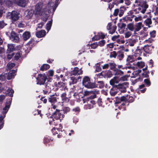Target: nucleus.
Returning a JSON list of instances; mask_svg holds the SVG:
<instances>
[{"label":"nucleus","mask_w":158,"mask_h":158,"mask_svg":"<svg viewBox=\"0 0 158 158\" xmlns=\"http://www.w3.org/2000/svg\"><path fill=\"white\" fill-rule=\"evenodd\" d=\"M31 36L30 33L28 31H26L22 35V37L24 40H27L30 38Z\"/></svg>","instance_id":"nucleus-24"},{"label":"nucleus","mask_w":158,"mask_h":158,"mask_svg":"<svg viewBox=\"0 0 158 158\" xmlns=\"http://www.w3.org/2000/svg\"><path fill=\"white\" fill-rule=\"evenodd\" d=\"M48 101L51 103H55L56 102V98L54 95L50 96L48 98Z\"/></svg>","instance_id":"nucleus-30"},{"label":"nucleus","mask_w":158,"mask_h":158,"mask_svg":"<svg viewBox=\"0 0 158 158\" xmlns=\"http://www.w3.org/2000/svg\"><path fill=\"white\" fill-rule=\"evenodd\" d=\"M16 71L15 70H12L10 71L7 75V79L8 80H10L11 78H14L15 76L16 75Z\"/></svg>","instance_id":"nucleus-20"},{"label":"nucleus","mask_w":158,"mask_h":158,"mask_svg":"<svg viewBox=\"0 0 158 158\" xmlns=\"http://www.w3.org/2000/svg\"><path fill=\"white\" fill-rule=\"evenodd\" d=\"M144 82L146 85V86H149L151 85V81L148 78L145 79Z\"/></svg>","instance_id":"nucleus-44"},{"label":"nucleus","mask_w":158,"mask_h":158,"mask_svg":"<svg viewBox=\"0 0 158 158\" xmlns=\"http://www.w3.org/2000/svg\"><path fill=\"white\" fill-rule=\"evenodd\" d=\"M119 83L118 78L114 77L110 81V85L113 86L114 88L118 89L121 93H124L127 91L126 89L128 87L129 83L128 82H124L122 84H119L118 85H115V83Z\"/></svg>","instance_id":"nucleus-2"},{"label":"nucleus","mask_w":158,"mask_h":158,"mask_svg":"<svg viewBox=\"0 0 158 158\" xmlns=\"http://www.w3.org/2000/svg\"><path fill=\"white\" fill-rule=\"evenodd\" d=\"M10 39L12 41L17 42L19 40L18 35L14 31H12L10 34Z\"/></svg>","instance_id":"nucleus-16"},{"label":"nucleus","mask_w":158,"mask_h":158,"mask_svg":"<svg viewBox=\"0 0 158 158\" xmlns=\"http://www.w3.org/2000/svg\"><path fill=\"white\" fill-rule=\"evenodd\" d=\"M14 93V91L13 89L10 88H9L7 91L6 94L10 96L11 97L13 96V94Z\"/></svg>","instance_id":"nucleus-38"},{"label":"nucleus","mask_w":158,"mask_h":158,"mask_svg":"<svg viewBox=\"0 0 158 158\" xmlns=\"http://www.w3.org/2000/svg\"><path fill=\"white\" fill-rule=\"evenodd\" d=\"M127 61L128 62V63H132L134 61V57L132 56H128L127 59Z\"/></svg>","instance_id":"nucleus-45"},{"label":"nucleus","mask_w":158,"mask_h":158,"mask_svg":"<svg viewBox=\"0 0 158 158\" xmlns=\"http://www.w3.org/2000/svg\"><path fill=\"white\" fill-rule=\"evenodd\" d=\"M117 58L119 60H121L124 57V53L122 51H118L117 52Z\"/></svg>","instance_id":"nucleus-29"},{"label":"nucleus","mask_w":158,"mask_h":158,"mask_svg":"<svg viewBox=\"0 0 158 158\" xmlns=\"http://www.w3.org/2000/svg\"><path fill=\"white\" fill-rule=\"evenodd\" d=\"M127 77L126 75H124L123 76H121L119 79V81H124L127 80Z\"/></svg>","instance_id":"nucleus-48"},{"label":"nucleus","mask_w":158,"mask_h":158,"mask_svg":"<svg viewBox=\"0 0 158 158\" xmlns=\"http://www.w3.org/2000/svg\"><path fill=\"white\" fill-rule=\"evenodd\" d=\"M143 51L146 53H143V55L146 56V54H149L151 53L152 48L151 46L148 45L144 46L142 48Z\"/></svg>","instance_id":"nucleus-14"},{"label":"nucleus","mask_w":158,"mask_h":158,"mask_svg":"<svg viewBox=\"0 0 158 158\" xmlns=\"http://www.w3.org/2000/svg\"><path fill=\"white\" fill-rule=\"evenodd\" d=\"M81 77L80 76H79L78 77H70V86L71 87V89H72L73 90V91H71L70 92V94H71V95L72 94H73V96H76L77 95V93H76V92H74L75 90L76 89L75 86L73 85V87H72L71 85H73L76 84L77 82V80H78L79 79H81Z\"/></svg>","instance_id":"nucleus-5"},{"label":"nucleus","mask_w":158,"mask_h":158,"mask_svg":"<svg viewBox=\"0 0 158 158\" xmlns=\"http://www.w3.org/2000/svg\"><path fill=\"white\" fill-rule=\"evenodd\" d=\"M50 68V66L48 64H44L40 68V70L42 71L46 70Z\"/></svg>","instance_id":"nucleus-37"},{"label":"nucleus","mask_w":158,"mask_h":158,"mask_svg":"<svg viewBox=\"0 0 158 158\" xmlns=\"http://www.w3.org/2000/svg\"><path fill=\"white\" fill-rule=\"evenodd\" d=\"M34 13V11L32 10L26 11V19H29L32 17Z\"/></svg>","instance_id":"nucleus-22"},{"label":"nucleus","mask_w":158,"mask_h":158,"mask_svg":"<svg viewBox=\"0 0 158 158\" xmlns=\"http://www.w3.org/2000/svg\"><path fill=\"white\" fill-rule=\"evenodd\" d=\"M104 78H110L113 76V72L110 69L108 70L104 71Z\"/></svg>","instance_id":"nucleus-19"},{"label":"nucleus","mask_w":158,"mask_h":158,"mask_svg":"<svg viewBox=\"0 0 158 158\" xmlns=\"http://www.w3.org/2000/svg\"><path fill=\"white\" fill-rule=\"evenodd\" d=\"M144 23L146 26H149L152 24V21L151 18H148L144 22Z\"/></svg>","instance_id":"nucleus-39"},{"label":"nucleus","mask_w":158,"mask_h":158,"mask_svg":"<svg viewBox=\"0 0 158 158\" xmlns=\"http://www.w3.org/2000/svg\"><path fill=\"white\" fill-rule=\"evenodd\" d=\"M135 3L138 6V8L133 10L135 14L141 13L144 14L149 7L147 2L146 0H136Z\"/></svg>","instance_id":"nucleus-3"},{"label":"nucleus","mask_w":158,"mask_h":158,"mask_svg":"<svg viewBox=\"0 0 158 158\" xmlns=\"http://www.w3.org/2000/svg\"><path fill=\"white\" fill-rule=\"evenodd\" d=\"M123 75H124V72L118 68L114 70L113 72V75H114L115 77L117 78H119L121 76H123Z\"/></svg>","instance_id":"nucleus-17"},{"label":"nucleus","mask_w":158,"mask_h":158,"mask_svg":"<svg viewBox=\"0 0 158 158\" xmlns=\"http://www.w3.org/2000/svg\"><path fill=\"white\" fill-rule=\"evenodd\" d=\"M99 35L100 39H103L105 38L106 36L107 35V34H105L102 32H98Z\"/></svg>","instance_id":"nucleus-47"},{"label":"nucleus","mask_w":158,"mask_h":158,"mask_svg":"<svg viewBox=\"0 0 158 158\" xmlns=\"http://www.w3.org/2000/svg\"><path fill=\"white\" fill-rule=\"evenodd\" d=\"M126 10V8L124 6H121L119 8H117L114 10L113 15L117 16L118 15L120 17L122 16L124 14L125 11Z\"/></svg>","instance_id":"nucleus-7"},{"label":"nucleus","mask_w":158,"mask_h":158,"mask_svg":"<svg viewBox=\"0 0 158 158\" xmlns=\"http://www.w3.org/2000/svg\"><path fill=\"white\" fill-rule=\"evenodd\" d=\"M62 127L60 126L59 129L58 128L54 127L52 130V132L53 135H56V134H58L59 132L61 130Z\"/></svg>","instance_id":"nucleus-28"},{"label":"nucleus","mask_w":158,"mask_h":158,"mask_svg":"<svg viewBox=\"0 0 158 158\" xmlns=\"http://www.w3.org/2000/svg\"><path fill=\"white\" fill-rule=\"evenodd\" d=\"M13 2L18 5L22 7H24L27 3L26 0H13Z\"/></svg>","instance_id":"nucleus-15"},{"label":"nucleus","mask_w":158,"mask_h":158,"mask_svg":"<svg viewBox=\"0 0 158 158\" xmlns=\"http://www.w3.org/2000/svg\"><path fill=\"white\" fill-rule=\"evenodd\" d=\"M127 103L126 102H123L121 105L119 106L118 108L119 110H126V105Z\"/></svg>","instance_id":"nucleus-35"},{"label":"nucleus","mask_w":158,"mask_h":158,"mask_svg":"<svg viewBox=\"0 0 158 158\" xmlns=\"http://www.w3.org/2000/svg\"><path fill=\"white\" fill-rule=\"evenodd\" d=\"M54 4L52 2L48 3L47 6L43 5L41 3L36 5L35 10L34 11L35 15H42L44 18H43V20L46 21L47 20L48 15L50 13L51 7H53Z\"/></svg>","instance_id":"nucleus-1"},{"label":"nucleus","mask_w":158,"mask_h":158,"mask_svg":"<svg viewBox=\"0 0 158 158\" xmlns=\"http://www.w3.org/2000/svg\"><path fill=\"white\" fill-rule=\"evenodd\" d=\"M106 43V41L104 40H102L101 41H100L98 44V46H99L100 47H102Z\"/></svg>","instance_id":"nucleus-49"},{"label":"nucleus","mask_w":158,"mask_h":158,"mask_svg":"<svg viewBox=\"0 0 158 158\" xmlns=\"http://www.w3.org/2000/svg\"><path fill=\"white\" fill-rule=\"evenodd\" d=\"M54 71L53 70H50L48 72V75L50 76H52L54 75Z\"/></svg>","instance_id":"nucleus-62"},{"label":"nucleus","mask_w":158,"mask_h":158,"mask_svg":"<svg viewBox=\"0 0 158 158\" xmlns=\"http://www.w3.org/2000/svg\"><path fill=\"white\" fill-rule=\"evenodd\" d=\"M142 24V23L139 22L136 25V28L135 29V32H137L139 31L141 29V26Z\"/></svg>","instance_id":"nucleus-36"},{"label":"nucleus","mask_w":158,"mask_h":158,"mask_svg":"<svg viewBox=\"0 0 158 158\" xmlns=\"http://www.w3.org/2000/svg\"><path fill=\"white\" fill-rule=\"evenodd\" d=\"M149 72L148 70L144 72L143 73L141 74L139 79H140V81H142L143 80V78H148L149 77Z\"/></svg>","instance_id":"nucleus-21"},{"label":"nucleus","mask_w":158,"mask_h":158,"mask_svg":"<svg viewBox=\"0 0 158 158\" xmlns=\"http://www.w3.org/2000/svg\"><path fill=\"white\" fill-rule=\"evenodd\" d=\"M115 98V102L114 103L115 104H117L120 103H121V101H120V97H116Z\"/></svg>","instance_id":"nucleus-57"},{"label":"nucleus","mask_w":158,"mask_h":158,"mask_svg":"<svg viewBox=\"0 0 158 158\" xmlns=\"http://www.w3.org/2000/svg\"><path fill=\"white\" fill-rule=\"evenodd\" d=\"M21 57L20 52H19L15 54V59L16 60H18Z\"/></svg>","instance_id":"nucleus-58"},{"label":"nucleus","mask_w":158,"mask_h":158,"mask_svg":"<svg viewBox=\"0 0 158 158\" xmlns=\"http://www.w3.org/2000/svg\"><path fill=\"white\" fill-rule=\"evenodd\" d=\"M118 89H115V88L113 87L112 88L110 92L111 96H114L117 93V90Z\"/></svg>","instance_id":"nucleus-33"},{"label":"nucleus","mask_w":158,"mask_h":158,"mask_svg":"<svg viewBox=\"0 0 158 158\" xmlns=\"http://www.w3.org/2000/svg\"><path fill=\"white\" fill-rule=\"evenodd\" d=\"M105 85L104 83L102 81H99L97 82V84L96 85V87H99L100 88H102Z\"/></svg>","instance_id":"nucleus-32"},{"label":"nucleus","mask_w":158,"mask_h":158,"mask_svg":"<svg viewBox=\"0 0 158 158\" xmlns=\"http://www.w3.org/2000/svg\"><path fill=\"white\" fill-rule=\"evenodd\" d=\"M118 25L120 29H124L126 26V24L124 23L118 24Z\"/></svg>","instance_id":"nucleus-56"},{"label":"nucleus","mask_w":158,"mask_h":158,"mask_svg":"<svg viewBox=\"0 0 158 158\" xmlns=\"http://www.w3.org/2000/svg\"><path fill=\"white\" fill-rule=\"evenodd\" d=\"M80 111V109L79 107H77L73 108L71 110V112H75L76 114L78 113Z\"/></svg>","instance_id":"nucleus-41"},{"label":"nucleus","mask_w":158,"mask_h":158,"mask_svg":"<svg viewBox=\"0 0 158 158\" xmlns=\"http://www.w3.org/2000/svg\"><path fill=\"white\" fill-rule=\"evenodd\" d=\"M133 11L131 10L128 13V15L123 18L122 19L124 22L127 23L130 22H131L135 15L133 14Z\"/></svg>","instance_id":"nucleus-9"},{"label":"nucleus","mask_w":158,"mask_h":158,"mask_svg":"<svg viewBox=\"0 0 158 158\" xmlns=\"http://www.w3.org/2000/svg\"><path fill=\"white\" fill-rule=\"evenodd\" d=\"M7 46V53H10L14 51L20 50L22 48V46L20 45L15 46V44H8Z\"/></svg>","instance_id":"nucleus-6"},{"label":"nucleus","mask_w":158,"mask_h":158,"mask_svg":"<svg viewBox=\"0 0 158 158\" xmlns=\"http://www.w3.org/2000/svg\"><path fill=\"white\" fill-rule=\"evenodd\" d=\"M12 101V98H10L8 100L6 103V105L4 107L3 109V110L2 112V114L6 115V114L8 112L10 106Z\"/></svg>","instance_id":"nucleus-12"},{"label":"nucleus","mask_w":158,"mask_h":158,"mask_svg":"<svg viewBox=\"0 0 158 158\" xmlns=\"http://www.w3.org/2000/svg\"><path fill=\"white\" fill-rule=\"evenodd\" d=\"M14 55V54L13 53H11V54L9 53V54H7V58L8 59L10 60L11 59V58Z\"/></svg>","instance_id":"nucleus-63"},{"label":"nucleus","mask_w":158,"mask_h":158,"mask_svg":"<svg viewBox=\"0 0 158 158\" xmlns=\"http://www.w3.org/2000/svg\"><path fill=\"white\" fill-rule=\"evenodd\" d=\"M101 62H99L97 63V65L96 67V69H95V71H97V72H100L102 70V69L100 67V64L101 63Z\"/></svg>","instance_id":"nucleus-43"},{"label":"nucleus","mask_w":158,"mask_h":158,"mask_svg":"<svg viewBox=\"0 0 158 158\" xmlns=\"http://www.w3.org/2000/svg\"><path fill=\"white\" fill-rule=\"evenodd\" d=\"M46 79V76L45 74H39L37 78V84L40 85L44 84L45 82Z\"/></svg>","instance_id":"nucleus-8"},{"label":"nucleus","mask_w":158,"mask_h":158,"mask_svg":"<svg viewBox=\"0 0 158 158\" xmlns=\"http://www.w3.org/2000/svg\"><path fill=\"white\" fill-rule=\"evenodd\" d=\"M100 39L99 33H98L97 35H95L94 37L92 38V41L97 40H99Z\"/></svg>","instance_id":"nucleus-51"},{"label":"nucleus","mask_w":158,"mask_h":158,"mask_svg":"<svg viewBox=\"0 0 158 158\" xmlns=\"http://www.w3.org/2000/svg\"><path fill=\"white\" fill-rule=\"evenodd\" d=\"M156 31L155 30H153L152 31L150 32V36L152 38H154L156 36Z\"/></svg>","instance_id":"nucleus-59"},{"label":"nucleus","mask_w":158,"mask_h":158,"mask_svg":"<svg viewBox=\"0 0 158 158\" xmlns=\"http://www.w3.org/2000/svg\"><path fill=\"white\" fill-rule=\"evenodd\" d=\"M109 64L110 67V69L113 72H114V70L117 69V68H116L117 65L114 61L113 62H109Z\"/></svg>","instance_id":"nucleus-25"},{"label":"nucleus","mask_w":158,"mask_h":158,"mask_svg":"<svg viewBox=\"0 0 158 158\" xmlns=\"http://www.w3.org/2000/svg\"><path fill=\"white\" fill-rule=\"evenodd\" d=\"M116 26H113L112 28H111V29L110 31H109V33L110 34H112L114 33L116 30Z\"/></svg>","instance_id":"nucleus-53"},{"label":"nucleus","mask_w":158,"mask_h":158,"mask_svg":"<svg viewBox=\"0 0 158 158\" xmlns=\"http://www.w3.org/2000/svg\"><path fill=\"white\" fill-rule=\"evenodd\" d=\"M90 46L91 47V48L92 49H95L98 46V43L97 42H95L90 44Z\"/></svg>","instance_id":"nucleus-54"},{"label":"nucleus","mask_w":158,"mask_h":158,"mask_svg":"<svg viewBox=\"0 0 158 158\" xmlns=\"http://www.w3.org/2000/svg\"><path fill=\"white\" fill-rule=\"evenodd\" d=\"M54 84L57 89L60 88V89H64L66 87L65 84L63 82H55Z\"/></svg>","instance_id":"nucleus-18"},{"label":"nucleus","mask_w":158,"mask_h":158,"mask_svg":"<svg viewBox=\"0 0 158 158\" xmlns=\"http://www.w3.org/2000/svg\"><path fill=\"white\" fill-rule=\"evenodd\" d=\"M114 1V4L117 6L119 4L123 2L124 0H113Z\"/></svg>","instance_id":"nucleus-55"},{"label":"nucleus","mask_w":158,"mask_h":158,"mask_svg":"<svg viewBox=\"0 0 158 158\" xmlns=\"http://www.w3.org/2000/svg\"><path fill=\"white\" fill-rule=\"evenodd\" d=\"M96 97V95H92L89 97L88 96L87 97L86 99H83L84 103H85V101L87 102V103H88V102H89V100H93V99L94 98Z\"/></svg>","instance_id":"nucleus-31"},{"label":"nucleus","mask_w":158,"mask_h":158,"mask_svg":"<svg viewBox=\"0 0 158 158\" xmlns=\"http://www.w3.org/2000/svg\"><path fill=\"white\" fill-rule=\"evenodd\" d=\"M62 111L56 109V111L52 114V117L56 119L61 120V118H62L63 117V115L62 113Z\"/></svg>","instance_id":"nucleus-11"},{"label":"nucleus","mask_w":158,"mask_h":158,"mask_svg":"<svg viewBox=\"0 0 158 158\" xmlns=\"http://www.w3.org/2000/svg\"><path fill=\"white\" fill-rule=\"evenodd\" d=\"M109 63L104 64L102 67L103 69H107L109 68Z\"/></svg>","instance_id":"nucleus-64"},{"label":"nucleus","mask_w":158,"mask_h":158,"mask_svg":"<svg viewBox=\"0 0 158 158\" xmlns=\"http://www.w3.org/2000/svg\"><path fill=\"white\" fill-rule=\"evenodd\" d=\"M83 73V71L80 69H79L77 67H75L73 70L71 71V75L72 76L76 75H80L82 74Z\"/></svg>","instance_id":"nucleus-13"},{"label":"nucleus","mask_w":158,"mask_h":158,"mask_svg":"<svg viewBox=\"0 0 158 158\" xmlns=\"http://www.w3.org/2000/svg\"><path fill=\"white\" fill-rule=\"evenodd\" d=\"M117 56V53H116V51H114L111 52L110 57V58H115Z\"/></svg>","instance_id":"nucleus-42"},{"label":"nucleus","mask_w":158,"mask_h":158,"mask_svg":"<svg viewBox=\"0 0 158 158\" xmlns=\"http://www.w3.org/2000/svg\"><path fill=\"white\" fill-rule=\"evenodd\" d=\"M15 65L14 63H8L7 65V68L8 69H11L12 68L14 67Z\"/></svg>","instance_id":"nucleus-46"},{"label":"nucleus","mask_w":158,"mask_h":158,"mask_svg":"<svg viewBox=\"0 0 158 158\" xmlns=\"http://www.w3.org/2000/svg\"><path fill=\"white\" fill-rule=\"evenodd\" d=\"M143 51V50L142 48H140L139 47H138L136 50L135 52V54L136 55L135 56L137 55H141Z\"/></svg>","instance_id":"nucleus-27"},{"label":"nucleus","mask_w":158,"mask_h":158,"mask_svg":"<svg viewBox=\"0 0 158 158\" xmlns=\"http://www.w3.org/2000/svg\"><path fill=\"white\" fill-rule=\"evenodd\" d=\"M10 15V18L13 21L18 20L19 18V13L15 11H13L11 13L9 12L8 15Z\"/></svg>","instance_id":"nucleus-10"},{"label":"nucleus","mask_w":158,"mask_h":158,"mask_svg":"<svg viewBox=\"0 0 158 158\" xmlns=\"http://www.w3.org/2000/svg\"><path fill=\"white\" fill-rule=\"evenodd\" d=\"M127 28L131 31H132L134 29V24L133 23H130L127 25Z\"/></svg>","instance_id":"nucleus-40"},{"label":"nucleus","mask_w":158,"mask_h":158,"mask_svg":"<svg viewBox=\"0 0 158 158\" xmlns=\"http://www.w3.org/2000/svg\"><path fill=\"white\" fill-rule=\"evenodd\" d=\"M131 32L129 31H127L125 34V38H129L130 36H131Z\"/></svg>","instance_id":"nucleus-61"},{"label":"nucleus","mask_w":158,"mask_h":158,"mask_svg":"<svg viewBox=\"0 0 158 158\" xmlns=\"http://www.w3.org/2000/svg\"><path fill=\"white\" fill-rule=\"evenodd\" d=\"M82 84L85 87L89 89L96 88V85L95 83L91 82L90 78L88 76H84L83 79Z\"/></svg>","instance_id":"nucleus-4"},{"label":"nucleus","mask_w":158,"mask_h":158,"mask_svg":"<svg viewBox=\"0 0 158 158\" xmlns=\"http://www.w3.org/2000/svg\"><path fill=\"white\" fill-rule=\"evenodd\" d=\"M66 94L65 93H63L61 95V97L62 100L63 101V103H68L69 101V99L68 98L66 97Z\"/></svg>","instance_id":"nucleus-26"},{"label":"nucleus","mask_w":158,"mask_h":158,"mask_svg":"<svg viewBox=\"0 0 158 158\" xmlns=\"http://www.w3.org/2000/svg\"><path fill=\"white\" fill-rule=\"evenodd\" d=\"M46 35V31L44 30H41L36 32V36L38 38L44 37Z\"/></svg>","instance_id":"nucleus-23"},{"label":"nucleus","mask_w":158,"mask_h":158,"mask_svg":"<svg viewBox=\"0 0 158 158\" xmlns=\"http://www.w3.org/2000/svg\"><path fill=\"white\" fill-rule=\"evenodd\" d=\"M114 5H115V4H114V1H113V2L112 3H110L109 4H108V8L110 10H111L112 8L114 7Z\"/></svg>","instance_id":"nucleus-60"},{"label":"nucleus","mask_w":158,"mask_h":158,"mask_svg":"<svg viewBox=\"0 0 158 158\" xmlns=\"http://www.w3.org/2000/svg\"><path fill=\"white\" fill-rule=\"evenodd\" d=\"M137 65L138 67L143 68L145 66V63L142 61H138L137 62Z\"/></svg>","instance_id":"nucleus-52"},{"label":"nucleus","mask_w":158,"mask_h":158,"mask_svg":"<svg viewBox=\"0 0 158 158\" xmlns=\"http://www.w3.org/2000/svg\"><path fill=\"white\" fill-rule=\"evenodd\" d=\"M7 76V74L5 73L4 74H2L0 75V80L4 81L6 79V77Z\"/></svg>","instance_id":"nucleus-50"},{"label":"nucleus","mask_w":158,"mask_h":158,"mask_svg":"<svg viewBox=\"0 0 158 158\" xmlns=\"http://www.w3.org/2000/svg\"><path fill=\"white\" fill-rule=\"evenodd\" d=\"M52 19L50 21H49L46 24V29L48 31L51 29L52 25Z\"/></svg>","instance_id":"nucleus-34"}]
</instances>
